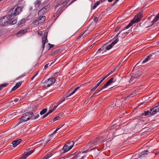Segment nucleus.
I'll return each mask as SVG.
<instances>
[{
  "instance_id": "obj_1",
  "label": "nucleus",
  "mask_w": 159,
  "mask_h": 159,
  "mask_svg": "<svg viewBox=\"0 0 159 159\" xmlns=\"http://www.w3.org/2000/svg\"><path fill=\"white\" fill-rule=\"evenodd\" d=\"M14 16L10 15L1 17L0 19V25L2 26L7 25L8 24L11 25L16 24L17 21V19L14 18Z\"/></svg>"
},
{
  "instance_id": "obj_2",
  "label": "nucleus",
  "mask_w": 159,
  "mask_h": 159,
  "mask_svg": "<svg viewBox=\"0 0 159 159\" xmlns=\"http://www.w3.org/2000/svg\"><path fill=\"white\" fill-rule=\"evenodd\" d=\"M159 111V102L157 104V105L151 109L150 111H145L142 114V116H150L153 115Z\"/></svg>"
},
{
  "instance_id": "obj_3",
  "label": "nucleus",
  "mask_w": 159,
  "mask_h": 159,
  "mask_svg": "<svg viewBox=\"0 0 159 159\" xmlns=\"http://www.w3.org/2000/svg\"><path fill=\"white\" fill-rule=\"evenodd\" d=\"M30 112H27L23 115L18 120V124L22 123L24 122L27 121L29 120L31 117H32V114Z\"/></svg>"
},
{
  "instance_id": "obj_4",
  "label": "nucleus",
  "mask_w": 159,
  "mask_h": 159,
  "mask_svg": "<svg viewBox=\"0 0 159 159\" xmlns=\"http://www.w3.org/2000/svg\"><path fill=\"white\" fill-rule=\"evenodd\" d=\"M56 81L55 78L51 77L47 80H43L42 81V84L45 87H50Z\"/></svg>"
},
{
  "instance_id": "obj_5",
  "label": "nucleus",
  "mask_w": 159,
  "mask_h": 159,
  "mask_svg": "<svg viewBox=\"0 0 159 159\" xmlns=\"http://www.w3.org/2000/svg\"><path fill=\"white\" fill-rule=\"evenodd\" d=\"M142 15L141 12L139 13L137 16H136L132 20L131 22L126 27V29L129 28L132 26L134 24L139 21L142 18Z\"/></svg>"
},
{
  "instance_id": "obj_6",
  "label": "nucleus",
  "mask_w": 159,
  "mask_h": 159,
  "mask_svg": "<svg viewBox=\"0 0 159 159\" xmlns=\"http://www.w3.org/2000/svg\"><path fill=\"white\" fill-rule=\"evenodd\" d=\"M22 8L20 7H16L15 10L12 9L9 12L10 15H13L14 16V18H16L15 16H16L19 14L21 11Z\"/></svg>"
},
{
  "instance_id": "obj_7",
  "label": "nucleus",
  "mask_w": 159,
  "mask_h": 159,
  "mask_svg": "<svg viewBox=\"0 0 159 159\" xmlns=\"http://www.w3.org/2000/svg\"><path fill=\"white\" fill-rule=\"evenodd\" d=\"M74 144L73 141H70L66 143L64 146L63 150L66 152L70 150L73 147Z\"/></svg>"
},
{
  "instance_id": "obj_8",
  "label": "nucleus",
  "mask_w": 159,
  "mask_h": 159,
  "mask_svg": "<svg viewBox=\"0 0 159 159\" xmlns=\"http://www.w3.org/2000/svg\"><path fill=\"white\" fill-rule=\"evenodd\" d=\"M116 79H115L113 78H111L105 84H104V86L101 89V90H102V89L106 88L107 86L110 85L112 83L116 82Z\"/></svg>"
},
{
  "instance_id": "obj_9",
  "label": "nucleus",
  "mask_w": 159,
  "mask_h": 159,
  "mask_svg": "<svg viewBox=\"0 0 159 159\" xmlns=\"http://www.w3.org/2000/svg\"><path fill=\"white\" fill-rule=\"evenodd\" d=\"M149 153L148 151V150L144 151L141 152L139 154H136L134 155V157L136 158L138 157H145Z\"/></svg>"
},
{
  "instance_id": "obj_10",
  "label": "nucleus",
  "mask_w": 159,
  "mask_h": 159,
  "mask_svg": "<svg viewBox=\"0 0 159 159\" xmlns=\"http://www.w3.org/2000/svg\"><path fill=\"white\" fill-rule=\"evenodd\" d=\"M47 35L48 33L47 32H45L44 33L42 40V46L43 49L44 48L45 45L46 43H47L48 42V40L47 39Z\"/></svg>"
},
{
  "instance_id": "obj_11",
  "label": "nucleus",
  "mask_w": 159,
  "mask_h": 159,
  "mask_svg": "<svg viewBox=\"0 0 159 159\" xmlns=\"http://www.w3.org/2000/svg\"><path fill=\"white\" fill-rule=\"evenodd\" d=\"M140 75L139 74V73L134 74L132 77L131 79L129 81V82L133 83L136 82L137 79L139 78Z\"/></svg>"
},
{
  "instance_id": "obj_12",
  "label": "nucleus",
  "mask_w": 159,
  "mask_h": 159,
  "mask_svg": "<svg viewBox=\"0 0 159 159\" xmlns=\"http://www.w3.org/2000/svg\"><path fill=\"white\" fill-rule=\"evenodd\" d=\"M45 19V16H42L40 19H39L38 20H35L33 22L34 24L35 25H38L39 24L41 23L44 21Z\"/></svg>"
},
{
  "instance_id": "obj_13",
  "label": "nucleus",
  "mask_w": 159,
  "mask_h": 159,
  "mask_svg": "<svg viewBox=\"0 0 159 159\" xmlns=\"http://www.w3.org/2000/svg\"><path fill=\"white\" fill-rule=\"evenodd\" d=\"M119 41V40L118 39H116L111 44H109L108 46H107L106 44V49L107 50H110L113 46L116 43H117Z\"/></svg>"
},
{
  "instance_id": "obj_14",
  "label": "nucleus",
  "mask_w": 159,
  "mask_h": 159,
  "mask_svg": "<svg viewBox=\"0 0 159 159\" xmlns=\"http://www.w3.org/2000/svg\"><path fill=\"white\" fill-rule=\"evenodd\" d=\"M97 139L89 142L86 146L87 148H90L94 146L96 144Z\"/></svg>"
},
{
  "instance_id": "obj_15",
  "label": "nucleus",
  "mask_w": 159,
  "mask_h": 159,
  "mask_svg": "<svg viewBox=\"0 0 159 159\" xmlns=\"http://www.w3.org/2000/svg\"><path fill=\"white\" fill-rule=\"evenodd\" d=\"M129 33V32H125L124 30L123 31H121L120 33L118 34L116 36H117L119 34H120V36L121 38H124Z\"/></svg>"
},
{
  "instance_id": "obj_16",
  "label": "nucleus",
  "mask_w": 159,
  "mask_h": 159,
  "mask_svg": "<svg viewBox=\"0 0 159 159\" xmlns=\"http://www.w3.org/2000/svg\"><path fill=\"white\" fill-rule=\"evenodd\" d=\"M84 153V152H80V153H79L74 156L72 159H76L78 158V159H83L84 157L82 155V154Z\"/></svg>"
},
{
  "instance_id": "obj_17",
  "label": "nucleus",
  "mask_w": 159,
  "mask_h": 159,
  "mask_svg": "<svg viewBox=\"0 0 159 159\" xmlns=\"http://www.w3.org/2000/svg\"><path fill=\"white\" fill-rule=\"evenodd\" d=\"M34 152V150H30L28 152L25 153L21 157L22 159H25L28 156L30 155Z\"/></svg>"
},
{
  "instance_id": "obj_18",
  "label": "nucleus",
  "mask_w": 159,
  "mask_h": 159,
  "mask_svg": "<svg viewBox=\"0 0 159 159\" xmlns=\"http://www.w3.org/2000/svg\"><path fill=\"white\" fill-rule=\"evenodd\" d=\"M21 141V139H18L17 140H15L12 142V145L13 147H16V146L18 145Z\"/></svg>"
},
{
  "instance_id": "obj_19",
  "label": "nucleus",
  "mask_w": 159,
  "mask_h": 159,
  "mask_svg": "<svg viewBox=\"0 0 159 159\" xmlns=\"http://www.w3.org/2000/svg\"><path fill=\"white\" fill-rule=\"evenodd\" d=\"M26 32V30H22L19 31L16 34L17 36L20 37L24 34Z\"/></svg>"
},
{
  "instance_id": "obj_20",
  "label": "nucleus",
  "mask_w": 159,
  "mask_h": 159,
  "mask_svg": "<svg viewBox=\"0 0 159 159\" xmlns=\"http://www.w3.org/2000/svg\"><path fill=\"white\" fill-rule=\"evenodd\" d=\"M21 84V83L20 82H18L17 83L15 86L13 87L12 89V90L14 91L17 88H18Z\"/></svg>"
},
{
  "instance_id": "obj_21",
  "label": "nucleus",
  "mask_w": 159,
  "mask_h": 159,
  "mask_svg": "<svg viewBox=\"0 0 159 159\" xmlns=\"http://www.w3.org/2000/svg\"><path fill=\"white\" fill-rule=\"evenodd\" d=\"M106 44L102 46L98 50L97 52H100V51H104L105 52L107 50L106 49Z\"/></svg>"
},
{
  "instance_id": "obj_22",
  "label": "nucleus",
  "mask_w": 159,
  "mask_h": 159,
  "mask_svg": "<svg viewBox=\"0 0 159 159\" xmlns=\"http://www.w3.org/2000/svg\"><path fill=\"white\" fill-rule=\"evenodd\" d=\"M50 136L47 139L46 138L44 139H43L42 141H43L44 142V144H46L48 143L49 141L51 139V138L50 137Z\"/></svg>"
},
{
  "instance_id": "obj_23",
  "label": "nucleus",
  "mask_w": 159,
  "mask_h": 159,
  "mask_svg": "<svg viewBox=\"0 0 159 159\" xmlns=\"http://www.w3.org/2000/svg\"><path fill=\"white\" fill-rule=\"evenodd\" d=\"M159 19V13L155 17V18L152 21V22L154 23L157 22Z\"/></svg>"
},
{
  "instance_id": "obj_24",
  "label": "nucleus",
  "mask_w": 159,
  "mask_h": 159,
  "mask_svg": "<svg viewBox=\"0 0 159 159\" xmlns=\"http://www.w3.org/2000/svg\"><path fill=\"white\" fill-rule=\"evenodd\" d=\"M79 87H78L76 88L71 93H70L69 95H66V97L67 98L70 96H71L72 95H73L75 92L79 88Z\"/></svg>"
},
{
  "instance_id": "obj_25",
  "label": "nucleus",
  "mask_w": 159,
  "mask_h": 159,
  "mask_svg": "<svg viewBox=\"0 0 159 159\" xmlns=\"http://www.w3.org/2000/svg\"><path fill=\"white\" fill-rule=\"evenodd\" d=\"M64 125H61L59 126L54 131L52 134H54L56 133V132L57 131L59 130L60 129L62 128Z\"/></svg>"
},
{
  "instance_id": "obj_26",
  "label": "nucleus",
  "mask_w": 159,
  "mask_h": 159,
  "mask_svg": "<svg viewBox=\"0 0 159 159\" xmlns=\"http://www.w3.org/2000/svg\"><path fill=\"white\" fill-rule=\"evenodd\" d=\"M151 57V55H150L148 56V57H147V58L145 60L143 61V63H144L147 62V61H148L150 59Z\"/></svg>"
},
{
  "instance_id": "obj_27",
  "label": "nucleus",
  "mask_w": 159,
  "mask_h": 159,
  "mask_svg": "<svg viewBox=\"0 0 159 159\" xmlns=\"http://www.w3.org/2000/svg\"><path fill=\"white\" fill-rule=\"evenodd\" d=\"M8 85V84L7 83H5L4 84H2L1 85H0V90H1L3 88V87H6Z\"/></svg>"
},
{
  "instance_id": "obj_28",
  "label": "nucleus",
  "mask_w": 159,
  "mask_h": 159,
  "mask_svg": "<svg viewBox=\"0 0 159 159\" xmlns=\"http://www.w3.org/2000/svg\"><path fill=\"white\" fill-rule=\"evenodd\" d=\"M47 111V109L46 108H44L40 112V114L41 115H43Z\"/></svg>"
},
{
  "instance_id": "obj_29",
  "label": "nucleus",
  "mask_w": 159,
  "mask_h": 159,
  "mask_svg": "<svg viewBox=\"0 0 159 159\" xmlns=\"http://www.w3.org/2000/svg\"><path fill=\"white\" fill-rule=\"evenodd\" d=\"M116 70V67L114 68L113 69H112L107 75L108 76H109L111 74H112Z\"/></svg>"
},
{
  "instance_id": "obj_30",
  "label": "nucleus",
  "mask_w": 159,
  "mask_h": 159,
  "mask_svg": "<svg viewBox=\"0 0 159 159\" xmlns=\"http://www.w3.org/2000/svg\"><path fill=\"white\" fill-rule=\"evenodd\" d=\"M100 4V2L98 1L93 6V9H95L97 6H98L99 4Z\"/></svg>"
},
{
  "instance_id": "obj_31",
  "label": "nucleus",
  "mask_w": 159,
  "mask_h": 159,
  "mask_svg": "<svg viewBox=\"0 0 159 159\" xmlns=\"http://www.w3.org/2000/svg\"><path fill=\"white\" fill-rule=\"evenodd\" d=\"M33 115V113L32 114V119H37L39 117V115L37 114L36 116H34Z\"/></svg>"
},
{
  "instance_id": "obj_32",
  "label": "nucleus",
  "mask_w": 159,
  "mask_h": 159,
  "mask_svg": "<svg viewBox=\"0 0 159 159\" xmlns=\"http://www.w3.org/2000/svg\"><path fill=\"white\" fill-rule=\"evenodd\" d=\"M54 61L52 62L50 64H49V63H48V64H46L44 66V68L46 69L48 67V66H50L52 64L54 63Z\"/></svg>"
},
{
  "instance_id": "obj_33",
  "label": "nucleus",
  "mask_w": 159,
  "mask_h": 159,
  "mask_svg": "<svg viewBox=\"0 0 159 159\" xmlns=\"http://www.w3.org/2000/svg\"><path fill=\"white\" fill-rule=\"evenodd\" d=\"M59 50H57L54 51L51 54L52 56L55 55L57 54V53L59 52Z\"/></svg>"
},
{
  "instance_id": "obj_34",
  "label": "nucleus",
  "mask_w": 159,
  "mask_h": 159,
  "mask_svg": "<svg viewBox=\"0 0 159 159\" xmlns=\"http://www.w3.org/2000/svg\"><path fill=\"white\" fill-rule=\"evenodd\" d=\"M65 100V98H63L61 100H60L58 103V105L60 104L63 101H64Z\"/></svg>"
},
{
  "instance_id": "obj_35",
  "label": "nucleus",
  "mask_w": 159,
  "mask_h": 159,
  "mask_svg": "<svg viewBox=\"0 0 159 159\" xmlns=\"http://www.w3.org/2000/svg\"><path fill=\"white\" fill-rule=\"evenodd\" d=\"M64 3L63 2H59L56 5V7H57L59 6L60 5H61L62 3Z\"/></svg>"
},
{
  "instance_id": "obj_36",
  "label": "nucleus",
  "mask_w": 159,
  "mask_h": 159,
  "mask_svg": "<svg viewBox=\"0 0 159 159\" xmlns=\"http://www.w3.org/2000/svg\"><path fill=\"white\" fill-rule=\"evenodd\" d=\"M53 111L54 109H53L52 108L49 110L47 114V115H48L49 114L51 113Z\"/></svg>"
},
{
  "instance_id": "obj_37",
  "label": "nucleus",
  "mask_w": 159,
  "mask_h": 159,
  "mask_svg": "<svg viewBox=\"0 0 159 159\" xmlns=\"http://www.w3.org/2000/svg\"><path fill=\"white\" fill-rule=\"evenodd\" d=\"M44 9H42L41 10H40L39 12V14H41L44 11Z\"/></svg>"
},
{
  "instance_id": "obj_38",
  "label": "nucleus",
  "mask_w": 159,
  "mask_h": 159,
  "mask_svg": "<svg viewBox=\"0 0 159 159\" xmlns=\"http://www.w3.org/2000/svg\"><path fill=\"white\" fill-rule=\"evenodd\" d=\"M97 88L95 86L94 87H92L91 88L90 90L91 91H94Z\"/></svg>"
},
{
  "instance_id": "obj_39",
  "label": "nucleus",
  "mask_w": 159,
  "mask_h": 159,
  "mask_svg": "<svg viewBox=\"0 0 159 159\" xmlns=\"http://www.w3.org/2000/svg\"><path fill=\"white\" fill-rule=\"evenodd\" d=\"M38 74V72H37V73H35L34 75L31 78V80H33L34 79L35 77H36L37 75Z\"/></svg>"
},
{
  "instance_id": "obj_40",
  "label": "nucleus",
  "mask_w": 159,
  "mask_h": 159,
  "mask_svg": "<svg viewBox=\"0 0 159 159\" xmlns=\"http://www.w3.org/2000/svg\"><path fill=\"white\" fill-rule=\"evenodd\" d=\"M52 155V154L51 153H49V154H48L46 157H47V158H48L50 157Z\"/></svg>"
},
{
  "instance_id": "obj_41",
  "label": "nucleus",
  "mask_w": 159,
  "mask_h": 159,
  "mask_svg": "<svg viewBox=\"0 0 159 159\" xmlns=\"http://www.w3.org/2000/svg\"><path fill=\"white\" fill-rule=\"evenodd\" d=\"M40 2V1L39 0H37L35 2V5H37Z\"/></svg>"
},
{
  "instance_id": "obj_42",
  "label": "nucleus",
  "mask_w": 159,
  "mask_h": 159,
  "mask_svg": "<svg viewBox=\"0 0 159 159\" xmlns=\"http://www.w3.org/2000/svg\"><path fill=\"white\" fill-rule=\"evenodd\" d=\"M59 118V117L58 116H56L54 117L53 119L54 121H56L58 120Z\"/></svg>"
},
{
  "instance_id": "obj_43",
  "label": "nucleus",
  "mask_w": 159,
  "mask_h": 159,
  "mask_svg": "<svg viewBox=\"0 0 159 159\" xmlns=\"http://www.w3.org/2000/svg\"><path fill=\"white\" fill-rule=\"evenodd\" d=\"M48 45H49L50 46L49 49L50 48H52L53 47V46H54V45L51 44L50 43H48Z\"/></svg>"
},
{
  "instance_id": "obj_44",
  "label": "nucleus",
  "mask_w": 159,
  "mask_h": 159,
  "mask_svg": "<svg viewBox=\"0 0 159 159\" xmlns=\"http://www.w3.org/2000/svg\"><path fill=\"white\" fill-rule=\"evenodd\" d=\"M108 75H106L102 80H102V81H103L106 78H107L108 77Z\"/></svg>"
},
{
  "instance_id": "obj_45",
  "label": "nucleus",
  "mask_w": 159,
  "mask_h": 159,
  "mask_svg": "<svg viewBox=\"0 0 159 159\" xmlns=\"http://www.w3.org/2000/svg\"><path fill=\"white\" fill-rule=\"evenodd\" d=\"M98 20V18L97 17L94 18V20L95 22L97 21Z\"/></svg>"
},
{
  "instance_id": "obj_46",
  "label": "nucleus",
  "mask_w": 159,
  "mask_h": 159,
  "mask_svg": "<svg viewBox=\"0 0 159 159\" xmlns=\"http://www.w3.org/2000/svg\"><path fill=\"white\" fill-rule=\"evenodd\" d=\"M83 35V34H81V35H80V36H79L78 37V38L77 39H80L81 38V37H82V36Z\"/></svg>"
},
{
  "instance_id": "obj_47",
  "label": "nucleus",
  "mask_w": 159,
  "mask_h": 159,
  "mask_svg": "<svg viewBox=\"0 0 159 159\" xmlns=\"http://www.w3.org/2000/svg\"><path fill=\"white\" fill-rule=\"evenodd\" d=\"M48 115H47V114L46 113V115H44L43 116V117H42V118H45V117H46V116H48Z\"/></svg>"
},
{
  "instance_id": "obj_48",
  "label": "nucleus",
  "mask_w": 159,
  "mask_h": 159,
  "mask_svg": "<svg viewBox=\"0 0 159 159\" xmlns=\"http://www.w3.org/2000/svg\"><path fill=\"white\" fill-rule=\"evenodd\" d=\"M57 106L58 105H57V106H55L53 108H52V109H54V110L57 107Z\"/></svg>"
},
{
  "instance_id": "obj_49",
  "label": "nucleus",
  "mask_w": 159,
  "mask_h": 159,
  "mask_svg": "<svg viewBox=\"0 0 159 159\" xmlns=\"http://www.w3.org/2000/svg\"><path fill=\"white\" fill-rule=\"evenodd\" d=\"M102 82V80H101L98 83V84L99 85Z\"/></svg>"
},
{
  "instance_id": "obj_50",
  "label": "nucleus",
  "mask_w": 159,
  "mask_h": 159,
  "mask_svg": "<svg viewBox=\"0 0 159 159\" xmlns=\"http://www.w3.org/2000/svg\"><path fill=\"white\" fill-rule=\"evenodd\" d=\"M99 85L98 84H97L95 86L97 88V87L99 86Z\"/></svg>"
},
{
  "instance_id": "obj_51",
  "label": "nucleus",
  "mask_w": 159,
  "mask_h": 159,
  "mask_svg": "<svg viewBox=\"0 0 159 159\" xmlns=\"http://www.w3.org/2000/svg\"><path fill=\"white\" fill-rule=\"evenodd\" d=\"M48 159V158H47V157H44L42 159Z\"/></svg>"
},
{
  "instance_id": "obj_52",
  "label": "nucleus",
  "mask_w": 159,
  "mask_h": 159,
  "mask_svg": "<svg viewBox=\"0 0 159 159\" xmlns=\"http://www.w3.org/2000/svg\"><path fill=\"white\" fill-rule=\"evenodd\" d=\"M18 101V99H16L14 100V101L15 102H17Z\"/></svg>"
},
{
  "instance_id": "obj_53",
  "label": "nucleus",
  "mask_w": 159,
  "mask_h": 159,
  "mask_svg": "<svg viewBox=\"0 0 159 159\" xmlns=\"http://www.w3.org/2000/svg\"><path fill=\"white\" fill-rule=\"evenodd\" d=\"M113 0H108V2H112Z\"/></svg>"
},
{
  "instance_id": "obj_54",
  "label": "nucleus",
  "mask_w": 159,
  "mask_h": 159,
  "mask_svg": "<svg viewBox=\"0 0 159 159\" xmlns=\"http://www.w3.org/2000/svg\"><path fill=\"white\" fill-rule=\"evenodd\" d=\"M100 90H99L98 91V92H95V93H98L100 91Z\"/></svg>"
},
{
  "instance_id": "obj_55",
  "label": "nucleus",
  "mask_w": 159,
  "mask_h": 159,
  "mask_svg": "<svg viewBox=\"0 0 159 159\" xmlns=\"http://www.w3.org/2000/svg\"><path fill=\"white\" fill-rule=\"evenodd\" d=\"M105 0H100V1L101 2H102L105 1Z\"/></svg>"
},
{
  "instance_id": "obj_56",
  "label": "nucleus",
  "mask_w": 159,
  "mask_h": 159,
  "mask_svg": "<svg viewBox=\"0 0 159 159\" xmlns=\"http://www.w3.org/2000/svg\"><path fill=\"white\" fill-rule=\"evenodd\" d=\"M130 96H131V95H129V96H128L127 97H126V98H129V97H130Z\"/></svg>"
},
{
  "instance_id": "obj_57",
  "label": "nucleus",
  "mask_w": 159,
  "mask_h": 159,
  "mask_svg": "<svg viewBox=\"0 0 159 159\" xmlns=\"http://www.w3.org/2000/svg\"><path fill=\"white\" fill-rule=\"evenodd\" d=\"M120 63H119L118 65H117V66H116V68L117 67H118V66H120Z\"/></svg>"
},
{
  "instance_id": "obj_58",
  "label": "nucleus",
  "mask_w": 159,
  "mask_h": 159,
  "mask_svg": "<svg viewBox=\"0 0 159 159\" xmlns=\"http://www.w3.org/2000/svg\"><path fill=\"white\" fill-rule=\"evenodd\" d=\"M118 102H119V101H117V102H116L115 105H117V104L118 103Z\"/></svg>"
},
{
  "instance_id": "obj_59",
  "label": "nucleus",
  "mask_w": 159,
  "mask_h": 159,
  "mask_svg": "<svg viewBox=\"0 0 159 159\" xmlns=\"http://www.w3.org/2000/svg\"><path fill=\"white\" fill-rule=\"evenodd\" d=\"M95 148H96L95 147H94V148H93L92 149H91L90 150H92V149H95Z\"/></svg>"
},
{
  "instance_id": "obj_60",
  "label": "nucleus",
  "mask_w": 159,
  "mask_h": 159,
  "mask_svg": "<svg viewBox=\"0 0 159 159\" xmlns=\"http://www.w3.org/2000/svg\"><path fill=\"white\" fill-rule=\"evenodd\" d=\"M117 2V1L116 0V1H115V2H114V3H116V2Z\"/></svg>"
},
{
  "instance_id": "obj_61",
  "label": "nucleus",
  "mask_w": 159,
  "mask_h": 159,
  "mask_svg": "<svg viewBox=\"0 0 159 159\" xmlns=\"http://www.w3.org/2000/svg\"><path fill=\"white\" fill-rule=\"evenodd\" d=\"M158 153V152H157V153H155V155H157Z\"/></svg>"
},
{
  "instance_id": "obj_62",
  "label": "nucleus",
  "mask_w": 159,
  "mask_h": 159,
  "mask_svg": "<svg viewBox=\"0 0 159 159\" xmlns=\"http://www.w3.org/2000/svg\"><path fill=\"white\" fill-rule=\"evenodd\" d=\"M117 2H118L119 0H116Z\"/></svg>"
},
{
  "instance_id": "obj_63",
  "label": "nucleus",
  "mask_w": 159,
  "mask_h": 159,
  "mask_svg": "<svg viewBox=\"0 0 159 159\" xmlns=\"http://www.w3.org/2000/svg\"><path fill=\"white\" fill-rule=\"evenodd\" d=\"M57 58L56 59H55V60L54 61H56L57 60Z\"/></svg>"
},
{
  "instance_id": "obj_64",
  "label": "nucleus",
  "mask_w": 159,
  "mask_h": 159,
  "mask_svg": "<svg viewBox=\"0 0 159 159\" xmlns=\"http://www.w3.org/2000/svg\"><path fill=\"white\" fill-rule=\"evenodd\" d=\"M158 44H159V41L158 42Z\"/></svg>"
}]
</instances>
